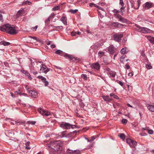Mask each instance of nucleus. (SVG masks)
<instances>
[{
	"mask_svg": "<svg viewBox=\"0 0 154 154\" xmlns=\"http://www.w3.org/2000/svg\"><path fill=\"white\" fill-rule=\"evenodd\" d=\"M63 144V142L61 140L51 141L46 147L49 151V154H61Z\"/></svg>",
	"mask_w": 154,
	"mask_h": 154,
	"instance_id": "f257e3e1",
	"label": "nucleus"
},
{
	"mask_svg": "<svg viewBox=\"0 0 154 154\" xmlns=\"http://www.w3.org/2000/svg\"><path fill=\"white\" fill-rule=\"evenodd\" d=\"M0 30L5 32L11 35H14L17 33L15 28L11 26L9 24L3 25L0 27Z\"/></svg>",
	"mask_w": 154,
	"mask_h": 154,
	"instance_id": "f03ea898",
	"label": "nucleus"
},
{
	"mask_svg": "<svg viewBox=\"0 0 154 154\" xmlns=\"http://www.w3.org/2000/svg\"><path fill=\"white\" fill-rule=\"evenodd\" d=\"M0 30L5 32L11 35H14L17 33L15 28L11 26L9 24L3 25L0 27Z\"/></svg>",
	"mask_w": 154,
	"mask_h": 154,
	"instance_id": "7ed1b4c3",
	"label": "nucleus"
},
{
	"mask_svg": "<svg viewBox=\"0 0 154 154\" xmlns=\"http://www.w3.org/2000/svg\"><path fill=\"white\" fill-rule=\"evenodd\" d=\"M41 62L39 63L36 62L35 63L33 62L34 65L36 66H37V67H39L40 66V72H43L45 73H46L49 72L50 70V68H48L44 64H42L41 65H40L39 63H41Z\"/></svg>",
	"mask_w": 154,
	"mask_h": 154,
	"instance_id": "20e7f679",
	"label": "nucleus"
},
{
	"mask_svg": "<svg viewBox=\"0 0 154 154\" xmlns=\"http://www.w3.org/2000/svg\"><path fill=\"white\" fill-rule=\"evenodd\" d=\"M60 126L61 128L65 129H69L71 128H74L76 127V125L70 124L65 122H62L60 123Z\"/></svg>",
	"mask_w": 154,
	"mask_h": 154,
	"instance_id": "39448f33",
	"label": "nucleus"
},
{
	"mask_svg": "<svg viewBox=\"0 0 154 154\" xmlns=\"http://www.w3.org/2000/svg\"><path fill=\"white\" fill-rule=\"evenodd\" d=\"M134 29L137 31L143 33H146L148 32L149 29L147 28L140 27L137 24H135Z\"/></svg>",
	"mask_w": 154,
	"mask_h": 154,
	"instance_id": "423d86ee",
	"label": "nucleus"
},
{
	"mask_svg": "<svg viewBox=\"0 0 154 154\" xmlns=\"http://www.w3.org/2000/svg\"><path fill=\"white\" fill-rule=\"evenodd\" d=\"M38 112L43 116H47L51 114L52 112L48 110H45L41 108H38Z\"/></svg>",
	"mask_w": 154,
	"mask_h": 154,
	"instance_id": "0eeeda50",
	"label": "nucleus"
},
{
	"mask_svg": "<svg viewBox=\"0 0 154 154\" xmlns=\"http://www.w3.org/2000/svg\"><path fill=\"white\" fill-rule=\"evenodd\" d=\"M129 1L130 3L131 6L135 9H138L140 5L141 1L140 0H138L137 1V7L135 6V3L133 0H129Z\"/></svg>",
	"mask_w": 154,
	"mask_h": 154,
	"instance_id": "6e6552de",
	"label": "nucleus"
},
{
	"mask_svg": "<svg viewBox=\"0 0 154 154\" xmlns=\"http://www.w3.org/2000/svg\"><path fill=\"white\" fill-rule=\"evenodd\" d=\"M29 94V95L33 98H36L38 97V94L37 92L35 91H32L29 88H26Z\"/></svg>",
	"mask_w": 154,
	"mask_h": 154,
	"instance_id": "1a4fd4ad",
	"label": "nucleus"
},
{
	"mask_svg": "<svg viewBox=\"0 0 154 154\" xmlns=\"http://www.w3.org/2000/svg\"><path fill=\"white\" fill-rule=\"evenodd\" d=\"M123 36V35L122 34H115L113 35V38L115 41L119 42L121 40V38Z\"/></svg>",
	"mask_w": 154,
	"mask_h": 154,
	"instance_id": "9d476101",
	"label": "nucleus"
},
{
	"mask_svg": "<svg viewBox=\"0 0 154 154\" xmlns=\"http://www.w3.org/2000/svg\"><path fill=\"white\" fill-rule=\"evenodd\" d=\"M106 49L108 51V52L110 54H113L115 53L116 48L113 45H110Z\"/></svg>",
	"mask_w": 154,
	"mask_h": 154,
	"instance_id": "9b49d317",
	"label": "nucleus"
},
{
	"mask_svg": "<svg viewBox=\"0 0 154 154\" xmlns=\"http://www.w3.org/2000/svg\"><path fill=\"white\" fill-rule=\"evenodd\" d=\"M24 10L23 8H21L17 12L15 15V18H17L21 16L24 15Z\"/></svg>",
	"mask_w": 154,
	"mask_h": 154,
	"instance_id": "f8f14e48",
	"label": "nucleus"
},
{
	"mask_svg": "<svg viewBox=\"0 0 154 154\" xmlns=\"http://www.w3.org/2000/svg\"><path fill=\"white\" fill-rule=\"evenodd\" d=\"M65 55H67L66 58H68L70 60H72V61L77 62L79 61L78 59L75 58L73 56L70 55L69 54H66Z\"/></svg>",
	"mask_w": 154,
	"mask_h": 154,
	"instance_id": "ddd939ff",
	"label": "nucleus"
},
{
	"mask_svg": "<svg viewBox=\"0 0 154 154\" xmlns=\"http://www.w3.org/2000/svg\"><path fill=\"white\" fill-rule=\"evenodd\" d=\"M39 67H37V66H32L31 68V72L34 75H35L38 74V72L36 70H37L38 69Z\"/></svg>",
	"mask_w": 154,
	"mask_h": 154,
	"instance_id": "4468645a",
	"label": "nucleus"
},
{
	"mask_svg": "<svg viewBox=\"0 0 154 154\" xmlns=\"http://www.w3.org/2000/svg\"><path fill=\"white\" fill-rule=\"evenodd\" d=\"M124 25L120 23L117 22H114L112 23L111 24V26H113L116 28H120L121 26H124Z\"/></svg>",
	"mask_w": 154,
	"mask_h": 154,
	"instance_id": "2eb2a0df",
	"label": "nucleus"
},
{
	"mask_svg": "<svg viewBox=\"0 0 154 154\" xmlns=\"http://www.w3.org/2000/svg\"><path fill=\"white\" fill-rule=\"evenodd\" d=\"M91 66L92 69H95L97 70H99L100 67V65L98 62L92 63Z\"/></svg>",
	"mask_w": 154,
	"mask_h": 154,
	"instance_id": "dca6fc26",
	"label": "nucleus"
},
{
	"mask_svg": "<svg viewBox=\"0 0 154 154\" xmlns=\"http://www.w3.org/2000/svg\"><path fill=\"white\" fill-rule=\"evenodd\" d=\"M37 78L42 81V82L45 84V86H47L49 84V82L48 81H46V79L45 77L39 75Z\"/></svg>",
	"mask_w": 154,
	"mask_h": 154,
	"instance_id": "f3484780",
	"label": "nucleus"
},
{
	"mask_svg": "<svg viewBox=\"0 0 154 154\" xmlns=\"http://www.w3.org/2000/svg\"><path fill=\"white\" fill-rule=\"evenodd\" d=\"M153 5V3L150 2H148L145 3L143 5V7L145 8L149 9L151 8Z\"/></svg>",
	"mask_w": 154,
	"mask_h": 154,
	"instance_id": "a211bd4d",
	"label": "nucleus"
},
{
	"mask_svg": "<svg viewBox=\"0 0 154 154\" xmlns=\"http://www.w3.org/2000/svg\"><path fill=\"white\" fill-rule=\"evenodd\" d=\"M55 53L62 56H63L66 58L67 55H66V54H68L63 52L62 51L60 50H58L56 51L55 52Z\"/></svg>",
	"mask_w": 154,
	"mask_h": 154,
	"instance_id": "6ab92c4d",
	"label": "nucleus"
},
{
	"mask_svg": "<svg viewBox=\"0 0 154 154\" xmlns=\"http://www.w3.org/2000/svg\"><path fill=\"white\" fill-rule=\"evenodd\" d=\"M21 72L25 74L26 76H27L28 77V78L29 79L31 80L32 79V78L31 77L30 73L28 71L24 70H21Z\"/></svg>",
	"mask_w": 154,
	"mask_h": 154,
	"instance_id": "aec40b11",
	"label": "nucleus"
},
{
	"mask_svg": "<svg viewBox=\"0 0 154 154\" xmlns=\"http://www.w3.org/2000/svg\"><path fill=\"white\" fill-rule=\"evenodd\" d=\"M102 98L104 101L107 102H110L112 100V99L109 98L108 96L103 95L102 96Z\"/></svg>",
	"mask_w": 154,
	"mask_h": 154,
	"instance_id": "412c9836",
	"label": "nucleus"
},
{
	"mask_svg": "<svg viewBox=\"0 0 154 154\" xmlns=\"http://www.w3.org/2000/svg\"><path fill=\"white\" fill-rule=\"evenodd\" d=\"M60 20L64 24L67 25V19L66 17H62L60 18Z\"/></svg>",
	"mask_w": 154,
	"mask_h": 154,
	"instance_id": "4be33fe9",
	"label": "nucleus"
},
{
	"mask_svg": "<svg viewBox=\"0 0 154 154\" xmlns=\"http://www.w3.org/2000/svg\"><path fill=\"white\" fill-rule=\"evenodd\" d=\"M146 38L152 44H154V37L150 36H147Z\"/></svg>",
	"mask_w": 154,
	"mask_h": 154,
	"instance_id": "5701e85b",
	"label": "nucleus"
},
{
	"mask_svg": "<svg viewBox=\"0 0 154 154\" xmlns=\"http://www.w3.org/2000/svg\"><path fill=\"white\" fill-rule=\"evenodd\" d=\"M58 137L60 138L67 137V136L65 133V131H63L58 134Z\"/></svg>",
	"mask_w": 154,
	"mask_h": 154,
	"instance_id": "b1692460",
	"label": "nucleus"
},
{
	"mask_svg": "<svg viewBox=\"0 0 154 154\" xmlns=\"http://www.w3.org/2000/svg\"><path fill=\"white\" fill-rule=\"evenodd\" d=\"M11 43L9 42H6L5 41H1L0 42V45H3L4 46L9 45Z\"/></svg>",
	"mask_w": 154,
	"mask_h": 154,
	"instance_id": "393cba45",
	"label": "nucleus"
},
{
	"mask_svg": "<svg viewBox=\"0 0 154 154\" xmlns=\"http://www.w3.org/2000/svg\"><path fill=\"white\" fill-rule=\"evenodd\" d=\"M116 72H113L112 71H110L109 72V74L110 76V77H112V78H114L115 77L116 75Z\"/></svg>",
	"mask_w": 154,
	"mask_h": 154,
	"instance_id": "a878e982",
	"label": "nucleus"
},
{
	"mask_svg": "<svg viewBox=\"0 0 154 154\" xmlns=\"http://www.w3.org/2000/svg\"><path fill=\"white\" fill-rule=\"evenodd\" d=\"M148 109L150 111L153 112H154V106L151 105H149L147 106Z\"/></svg>",
	"mask_w": 154,
	"mask_h": 154,
	"instance_id": "bb28decb",
	"label": "nucleus"
},
{
	"mask_svg": "<svg viewBox=\"0 0 154 154\" xmlns=\"http://www.w3.org/2000/svg\"><path fill=\"white\" fill-rule=\"evenodd\" d=\"M128 52L127 48H124L121 49L120 52L122 54H124Z\"/></svg>",
	"mask_w": 154,
	"mask_h": 154,
	"instance_id": "cd10ccee",
	"label": "nucleus"
},
{
	"mask_svg": "<svg viewBox=\"0 0 154 154\" xmlns=\"http://www.w3.org/2000/svg\"><path fill=\"white\" fill-rule=\"evenodd\" d=\"M137 142L136 141L132 140L130 147L131 148H134L137 145Z\"/></svg>",
	"mask_w": 154,
	"mask_h": 154,
	"instance_id": "c85d7f7f",
	"label": "nucleus"
},
{
	"mask_svg": "<svg viewBox=\"0 0 154 154\" xmlns=\"http://www.w3.org/2000/svg\"><path fill=\"white\" fill-rule=\"evenodd\" d=\"M119 21L122 22L123 23H127L128 22V20L123 17H122L120 20H119Z\"/></svg>",
	"mask_w": 154,
	"mask_h": 154,
	"instance_id": "c756f323",
	"label": "nucleus"
},
{
	"mask_svg": "<svg viewBox=\"0 0 154 154\" xmlns=\"http://www.w3.org/2000/svg\"><path fill=\"white\" fill-rule=\"evenodd\" d=\"M93 143H92L90 144L86 148L87 149H92L93 147Z\"/></svg>",
	"mask_w": 154,
	"mask_h": 154,
	"instance_id": "7c9ffc66",
	"label": "nucleus"
},
{
	"mask_svg": "<svg viewBox=\"0 0 154 154\" xmlns=\"http://www.w3.org/2000/svg\"><path fill=\"white\" fill-rule=\"evenodd\" d=\"M52 19V17H49L48 18L46 19L45 21V23L46 24H48L49 23L51 20Z\"/></svg>",
	"mask_w": 154,
	"mask_h": 154,
	"instance_id": "2f4dec72",
	"label": "nucleus"
},
{
	"mask_svg": "<svg viewBox=\"0 0 154 154\" xmlns=\"http://www.w3.org/2000/svg\"><path fill=\"white\" fill-rule=\"evenodd\" d=\"M100 46V44H97L95 45L94 46V50H97L98 48H99Z\"/></svg>",
	"mask_w": 154,
	"mask_h": 154,
	"instance_id": "473e14b6",
	"label": "nucleus"
},
{
	"mask_svg": "<svg viewBox=\"0 0 154 154\" xmlns=\"http://www.w3.org/2000/svg\"><path fill=\"white\" fill-rule=\"evenodd\" d=\"M60 8V7L59 5L56 6L53 8L52 11H55L56 10H59Z\"/></svg>",
	"mask_w": 154,
	"mask_h": 154,
	"instance_id": "72a5a7b5",
	"label": "nucleus"
},
{
	"mask_svg": "<svg viewBox=\"0 0 154 154\" xmlns=\"http://www.w3.org/2000/svg\"><path fill=\"white\" fill-rule=\"evenodd\" d=\"M31 4V2H30L28 1H26L23 2L22 3V5H30Z\"/></svg>",
	"mask_w": 154,
	"mask_h": 154,
	"instance_id": "f704fd0d",
	"label": "nucleus"
},
{
	"mask_svg": "<svg viewBox=\"0 0 154 154\" xmlns=\"http://www.w3.org/2000/svg\"><path fill=\"white\" fill-rule=\"evenodd\" d=\"M25 123V122L24 121H18L17 124L18 125H23V124Z\"/></svg>",
	"mask_w": 154,
	"mask_h": 154,
	"instance_id": "c9c22d12",
	"label": "nucleus"
},
{
	"mask_svg": "<svg viewBox=\"0 0 154 154\" xmlns=\"http://www.w3.org/2000/svg\"><path fill=\"white\" fill-rule=\"evenodd\" d=\"M132 140H133L129 139H126V142L130 146L131 145V142H132Z\"/></svg>",
	"mask_w": 154,
	"mask_h": 154,
	"instance_id": "e433bc0d",
	"label": "nucleus"
},
{
	"mask_svg": "<svg viewBox=\"0 0 154 154\" xmlns=\"http://www.w3.org/2000/svg\"><path fill=\"white\" fill-rule=\"evenodd\" d=\"M126 56L125 55H123L120 58V61L122 63H123V59L125 58Z\"/></svg>",
	"mask_w": 154,
	"mask_h": 154,
	"instance_id": "4c0bfd02",
	"label": "nucleus"
},
{
	"mask_svg": "<svg viewBox=\"0 0 154 154\" xmlns=\"http://www.w3.org/2000/svg\"><path fill=\"white\" fill-rule=\"evenodd\" d=\"M81 77L82 78L85 80H87L88 79L87 76L85 74H82L81 75Z\"/></svg>",
	"mask_w": 154,
	"mask_h": 154,
	"instance_id": "58836bf2",
	"label": "nucleus"
},
{
	"mask_svg": "<svg viewBox=\"0 0 154 154\" xmlns=\"http://www.w3.org/2000/svg\"><path fill=\"white\" fill-rule=\"evenodd\" d=\"M119 136L123 140H124L125 138V136L123 134H120Z\"/></svg>",
	"mask_w": 154,
	"mask_h": 154,
	"instance_id": "ea45409f",
	"label": "nucleus"
},
{
	"mask_svg": "<svg viewBox=\"0 0 154 154\" xmlns=\"http://www.w3.org/2000/svg\"><path fill=\"white\" fill-rule=\"evenodd\" d=\"M30 143L29 141H28L26 143V148L27 149H31V147L29 146Z\"/></svg>",
	"mask_w": 154,
	"mask_h": 154,
	"instance_id": "a19ab883",
	"label": "nucleus"
},
{
	"mask_svg": "<svg viewBox=\"0 0 154 154\" xmlns=\"http://www.w3.org/2000/svg\"><path fill=\"white\" fill-rule=\"evenodd\" d=\"M78 11V10L77 9L75 10H73V9H70L69 11V12H70L72 14H75Z\"/></svg>",
	"mask_w": 154,
	"mask_h": 154,
	"instance_id": "79ce46f5",
	"label": "nucleus"
},
{
	"mask_svg": "<svg viewBox=\"0 0 154 154\" xmlns=\"http://www.w3.org/2000/svg\"><path fill=\"white\" fill-rule=\"evenodd\" d=\"M139 134L141 136H146L147 135V134L145 133L143 131H142L141 133H140Z\"/></svg>",
	"mask_w": 154,
	"mask_h": 154,
	"instance_id": "37998d69",
	"label": "nucleus"
},
{
	"mask_svg": "<svg viewBox=\"0 0 154 154\" xmlns=\"http://www.w3.org/2000/svg\"><path fill=\"white\" fill-rule=\"evenodd\" d=\"M51 26H52V27L53 28H54V27L56 28H57V29H59L60 30L62 29H63V26H54L53 25H51Z\"/></svg>",
	"mask_w": 154,
	"mask_h": 154,
	"instance_id": "c03bdc74",
	"label": "nucleus"
},
{
	"mask_svg": "<svg viewBox=\"0 0 154 154\" xmlns=\"http://www.w3.org/2000/svg\"><path fill=\"white\" fill-rule=\"evenodd\" d=\"M121 122L123 124H126L127 123L128 120L125 119H123L122 120Z\"/></svg>",
	"mask_w": 154,
	"mask_h": 154,
	"instance_id": "a18cd8bd",
	"label": "nucleus"
},
{
	"mask_svg": "<svg viewBox=\"0 0 154 154\" xmlns=\"http://www.w3.org/2000/svg\"><path fill=\"white\" fill-rule=\"evenodd\" d=\"M27 123L28 124H31L32 125H34L36 123V122L35 121H28L27 122Z\"/></svg>",
	"mask_w": 154,
	"mask_h": 154,
	"instance_id": "49530a36",
	"label": "nucleus"
},
{
	"mask_svg": "<svg viewBox=\"0 0 154 154\" xmlns=\"http://www.w3.org/2000/svg\"><path fill=\"white\" fill-rule=\"evenodd\" d=\"M98 54L99 56H102L104 55V52L102 51H100L98 52Z\"/></svg>",
	"mask_w": 154,
	"mask_h": 154,
	"instance_id": "de8ad7c7",
	"label": "nucleus"
},
{
	"mask_svg": "<svg viewBox=\"0 0 154 154\" xmlns=\"http://www.w3.org/2000/svg\"><path fill=\"white\" fill-rule=\"evenodd\" d=\"M147 131L149 134H152L154 133V131L151 129H148Z\"/></svg>",
	"mask_w": 154,
	"mask_h": 154,
	"instance_id": "09e8293b",
	"label": "nucleus"
},
{
	"mask_svg": "<svg viewBox=\"0 0 154 154\" xmlns=\"http://www.w3.org/2000/svg\"><path fill=\"white\" fill-rule=\"evenodd\" d=\"M119 5H121L122 6H124V4L123 0H119Z\"/></svg>",
	"mask_w": 154,
	"mask_h": 154,
	"instance_id": "8fccbe9b",
	"label": "nucleus"
},
{
	"mask_svg": "<svg viewBox=\"0 0 154 154\" xmlns=\"http://www.w3.org/2000/svg\"><path fill=\"white\" fill-rule=\"evenodd\" d=\"M146 68L148 69H150L152 68V66L149 64H146Z\"/></svg>",
	"mask_w": 154,
	"mask_h": 154,
	"instance_id": "3c124183",
	"label": "nucleus"
},
{
	"mask_svg": "<svg viewBox=\"0 0 154 154\" xmlns=\"http://www.w3.org/2000/svg\"><path fill=\"white\" fill-rule=\"evenodd\" d=\"M71 34L72 36H76L77 35V32L72 31L71 32Z\"/></svg>",
	"mask_w": 154,
	"mask_h": 154,
	"instance_id": "603ef678",
	"label": "nucleus"
},
{
	"mask_svg": "<svg viewBox=\"0 0 154 154\" xmlns=\"http://www.w3.org/2000/svg\"><path fill=\"white\" fill-rule=\"evenodd\" d=\"M97 136H92L91 137V140H90L91 142L93 141L95 138H97Z\"/></svg>",
	"mask_w": 154,
	"mask_h": 154,
	"instance_id": "864d4df0",
	"label": "nucleus"
},
{
	"mask_svg": "<svg viewBox=\"0 0 154 154\" xmlns=\"http://www.w3.org/2000/svg\"><path fill=\"white\" fill-rule=\"evenodd\" d=\"M134 75V72L133 71H132L131 72H130L128 73V75L129 77H132L133 75Z\"/></svg>",
	"mask_w": 154,
	"mask_h": 154,
	"instance_id": "5fc2aeb1",
	"label": "nucleus"
},
{
	"mask_svg": "<svg viewBox=\"0 0 154 154\" xmlns=\"http://www.w3.org/2000/svg\"><path fill=\"white\" fill-rule=\"evenodd\" d=\"M67 151L70 153H73L74 152L73 150H71L69 149H67Z\"/></svg>",
	"mask_w": 154,
	"mask_h": 154,
	"instance_id": "6e6d98bb",
	"label": "nucleus"
},
{
	"mask_svg": "<svg viewBox=\"0 0 154 154\" xmlns=\"http://www.w3.org/2000/svg\"><path fill=\"white\" fill-rule=\"evenodd\" d=\"M29 37L31 38H32L33 39L35 40L36 41H37V40H38V38L36 37H35V36H30Z\"/></svg>",
	"mask_w": 154,
	"mask_h": 154,
	"instance_id": "4d7b16f0",
	"label": "nucleus"
},
{
	"mask_svg": "<svg viewBox=\"0 0 154 154\" xmlns=\"http://www.w3.org/2000/svg\"><path fill=\"white\" fill-rule=\"evenodd\" d=\"M118 83L122 86L123 85H124V83L123 82H122V81H119Z\"/></svg>",
	"mask_w": 154,
	"mask_h": 154,
	"instance_id": "13d9d810",
	"label": "nucleus"
},
{
	"mask_svg": "<svg viewBox=\"0 0 154 154\" xmlns=\"http://www.w3.org/2000/svg\"><path fill=\"white\" fill-rule=\"evenodd\" d=\"M38 27V26L36 25L34 27H32L31 28V29H32V30H33L34 29H35V31H36V29Z\"/></svg>",
	"mask_w": 154,
	"mask_h": 154,
	"instance_id": "bf43d9fd",
	"label": "nucleus"
},
{
	"mask_svg": "<svg viewBox=\"0 0 154 154\" xmlns=\"http://www.w3.org/2000/svg\"><path fill=\"white\" fill-rule=\"evenodd\" d=\"M122 17L121 15L119 14H116V17L117 18L119 19V20H120V19Z\"/></svg>",
	"mask_w": 154,
	"mask_h": 154,
	"instance_id": "052dcab7",
	"label": "nucleus"
},
{
	"mask_svg": "<svg viewBox=\"0 0 154 154\" xmlns=\"http://www.w3.org/2000/svg\"><path fill=\"white\" fill-rule=\"evenodd\" d=\"M149 128L148 127H146L145 128H142V130H146L147 131L148 130Z\"/></svg>",
	"mask_w": 154,
	"mask_h": 154,
	"instance_id": "680f3d73",
	"label": "nucleus"
},
{
	"mask_svg": "<svg viewBox=\"0 0 154 154\" xmlns=\"http://www.w3.org/2000/svg\"><path fill=\"white\" fill-rule=\"evenodd\" d=\"M94 5H95V4L93 3H91L89 4V6L91 7L94 6Z\"/></svg>",
	"mask_w": 154,
	"mask_h": 154,
	"instance_id": "e2e57ef3",
	"label": "nucleus"
},
{
	"mask_svg": "<svg viewBox=\"0 0 154 154\" xmlns=\"http://www.w3.org/2000/svg\"><path fill=\"white\" fill-rule=\"evenodd\" d=\"M125 66L126 68L127 69H128L130 68V66H129V65L128 64H126L125 65Z\"/></svg>",
	"mask_w": 154,
	"mask_h": 154,
	"instance_id": "0e129e2a",
	"label": "nucleus"
},
{
	"mask_svg": "<svg viewBox=\"0 0 154 154\" xmlns=\"http://www.w3.org/2000/svg\"><path fill=\"white\" fill-rule=\"evenodd\" d=\"M4 65L6 67H8L9 64L6 62H5L4 63Z\"/></svg>",
	"mask_w": 154,
	"mask_h": 154,
	"instance_id": "69168bd1",
	"label": "nucleus"
},
{
	"mask_svg": "<svg viewBox=\"0 0 154 154\" xmlns=\"http://www.w3.org/2000/svg\"><path fill=\"white\" fill-rule=\"evenodd\" d=\"M113 97H114V98L117 99H119V97L118 96H117V95H116L115 94L114 95Z\"/></svg>",
	"mask_w": 154,
	"mask_h": 154,
	"instance_id": "338daca9",
	"label": "nucleus"
},
{
	"mask_svg": "<svg viewBox=\"0 0 154 154\" xmlns=\"http://www.w3.org/2000/svg\"><path fill=\"white\" fill-rule=\"evenodd\" d=\"M119 11L117 10L116 9H114L113 10V12L114 13H119Z\"/></svg>",
	"mask_w": 154,
	"mask_h": 154,
	"instance_id": "774afa93",
	"label": "nucleus"
}]
</instances>
